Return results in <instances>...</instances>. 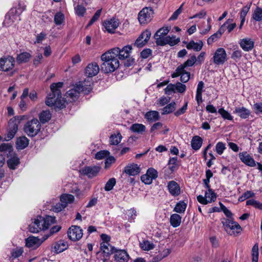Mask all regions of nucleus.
Wrapping results in <instances>:
<instances>
[{"mask_svg":"<svg viewBox=\"0 0 262 262\" xmlns=\"http://www.w3.org/2000/svg\"><path fill=\"white\" fill-rule=\"evenodd\" d=\"M168 168L171 172L176 170L178 167V159L177 157L170 158L168 162Z\"/></svg>","mask_w":262,"mask_h":262,"instance_id":"obj_41","label":"nucleus"},{"mask_svg":"<svg viewBox=\"0 0 262 262\" xmlns=\"http://www.w3.org/2000/svg\"><path fill=\"white\" fill-rule=\"evenodd\" d=\"M29 144V140L25 136L20 137L17 139L16 145L18 149H23Z\"/></svg>","mask_w":262,"mask_h":262,"instance_id":"obj_28","label":"nucleus"},{"mask_svg":"<svg viewBox=\"0 0 262 262\" xmlns=\"http://www.w3.org/2000/svg\"><path fill=\"white\" fill-rule=\"evenodd\" d=\"M253 18L256 21H260L262 20V9L257 7L253 14Z\"/></svg>","mask_w":262,"mask_h":262,"instance_id":"obj_46","label":"nucleus"},{"mask_svg":"<svg viewBox=\"0 0 262 262\" xmlns=\"http://www.w3.org/2000/svg\"><path fill=\"white\" fill-rule=\"evenodd\" d=\"M234 113L236 114L242 119H247L250 115V111L244 107H236L234 111Z\"/></svg>","mask_w":262,"mask_h":262,"instance_id":"obj_26","label":"nucleus"},{"mask_svg":"<svg viewBox=\"0 0 262 262\" xmlns=\"http://www.w3.org/2000/svg\"><path fill=\"white\" fill-rule=\"evenodd\" d=\"M153 16V11L150 8H143L138 14V20L140 24H146L149 22Z\"/></svg>","mask_w":262,"mask_h":262,"instance_id":"obj_8","label":"nucleus"},{"mask_svg":"<svg viewBox=\"0 0 262 262\" xmlns=\"http://www.w3.org/2000/svg\"><path fill=\"white\" fill-rule=\"evenodd\" d=\"M195 62H196V58L195 55H192L190 58L188 59L183 64H181L180 66L184 70L187 67L192 66Z\"/></svg>","mask_w":262,"mask_h":262,"instance_id":"obj_43","label":"nucleus"},{"mask_svg":"<svg viewBox=\"0 0 262 262\" xmlns=\"http://www.w3.org/2000/svg\"><path fill=\"white\" fill-rule=\"evenodd\" d=\"M121 138L122 136L120 133H118L117 135H112L110 137L111 144L112 145L118 144L121 142Z\"/></svg>","mask_w":262,"mask_h":262,"instance_id":"obj_45","label":"nucleus"},{"mask_svg":"<svg viewBox=\"0 0 262 262\" xmlns=\"http://www.w3.org/2000/svg\"><path fill=\"white\" fill-rule=\"evenodd\" d=\"M39 216L29 225V231L32 233H37L42 230V225L41 224Z\"/></svg>","mask_w":262,"mask_h":262,"instance_id":"obj_24","label":"nucleus"},{"mask_svg":"<svg viewBox=\"0 0 262 262\" xmlns=\"http://www.w3.org/2000/svg\"><path fill=\"white\" fill-rule=\"evenodd\" d=\"M101 70L104 73L114 72L119 67L118 58H115L111 50L102 54Z\"/></svg>","mask_w":262,"mask_h":262,"instance_id":"obj_3","label":"nucleus"},{"mask_svg":"<svg viewBox=\"0 0 262 262\" xmlns=\"http://www.w3.org/2000/svg\"><path fill=\"white\" fill-rule=\"evenodd\" d=\"M100 170L98 166H86L81 169L82 173L87 176L89 178H93L96 176Z\"/></svg>","mask_w":262,"mask_h":262,"instance_id":"obj_20","label":"nucleus"},{"mask_svg":"<svg viewBox=\"0 0 262 262\" xmlns=\"http://www.w3.org/2000/svg\"><path fill=\"white\" fill-rule=\"evenodd\" d=\"M202 142V138L199 136H195L191 141V147L194 150H197L201 147Z\"/></svg>","mask_w":262,"mask_h":262,"instance_id":"obj_32","label":"nucleus"},{"mask_svg":"<svg viewBox=\"0 0 262 262\" xmlns=\"http://www.w3.org/2000/svg\"><path fill=\"white\" fill-rule=\"evenodd\" d=\"M225 149V144L222 142H218L215 146L216 152L220 155L223 153Z\"/></svg>","mask_w":262,"mask_h":262,"instance_id":"obj_50","label":"nucleus"},{"mask_svg":"<svg viewBox=\"0 0 262 262\" xmlns=\"http://www.w3.org/2000/svg\"><path fill=\"white\" fill-rule=\"evenodd\" d=\"M48 237V236H47L46 237H43L41 239L33 236H29L26 239V245L28 248L35 249L47 239Z\"/></svg>","mask_w":262,"mask_h":262,"instance_id":"obj_10","label":"nucleus"},{"mask_svg":"<svg viewBox=\"0 0 262 262\" xmlns=\"http://www.w3.org/2000/svg\"><path fill=\"white\" fill-rule=\"evenodd\" d=\"M167 187L169 193L173 196H178L180 194L181 189L179 184L174 181H169Z\"/></svg>","mask_w":262,"mask_h":262,"instance_id":"obj_22","label":"nucleus"},{"mask_svg":"<svg viewBox=\"0 0 262 262\" xmlns=\"http://www.w3.org/2000/svg\"><path fill=\"white\" fill-rule=\"evenodd\" d=\"M109 154L110 152L107 150H101L95 154V158L97 160H101L106 157Z\"/></svg>","mask_w":262,"mask_h":262,"instance_id":"obj_51","label":"nucleus"},{"mask_svg":"<svg viewBox=\"0 0 262 262\" xmlns=\"http://www.w3.org/2000/svg\"><path fill=\"white\" fill-rule=\"evenodd\" d=\"M205 196L206 199H208L210 203L214 202L216 199V195L214 192L210 188L208 189V191H206Z\"/></svg>","mask_w":262,"mask_h":262,"instance_id":"obj_47","label":"nucleus"},{"mask_svg":"<svg viewBox=\"0 0 262 262\" xmlns=\"http://www.w3.org/2000/svg\"><path fill=\"white\" fill-rule=\"evenodd\" d=\"M14 62V58L11 56L1 58L0 59V70L4 71H8L13 68Z\"/></svg>","mask_w":262,"mask_h":262,"instance_id":"obj_14","label":"nucleus"},{"mask_svg":"<svg viewBox=\"0 0 262 262\" xmlns=\"http://www.w3.org/2000/svg\"><path fill=\"white\" fill-rule=\"evenodd\" d=\"M12 146L8 143H3L0 145V152H3L4 154H10L12 152Z\"/></svg>","mask_w":262,"mask_h":262,"instance_id":"obj_44","label":"nucleus"},{"mask_svg":"<svg viewBox=\"0 0 262 262\" xmlns=\"http://www.w3.org/2000/svg\"><path fill=\"white\" fill-rule=\"evenodd\" d=\"M141 180L145 184H150L152 182L153 179L146 173L141 177Z\"/></svg>","mask_w":262,"mask_h":262,"instance_id":"obj_57","label":"nucleus"},{"mask_svg":"<svg viewBox=\"0 0 262 262\" xmlns=\"http://www.w3.org/2000/svg\"><path fill=\"white\" fill-rule=\"evenodd\" d=\"M115 259L117 262H127L129 255L125 250H118L115 251Z\"/></svg>","mask_w":262,"mask_h":262,"instance_id":"obj_21","label":"nucleus"},{"mask_svg":"<svg viewBox=\"0 0 262 262\" xmlns=\"http://www.w3.org/2000/svg\"><path fill=\"white\" fill-rule=\"evenodd\" d=\"M218 112L224 119H227L228 120H233L232 116L223 108H220Z\"/></svg>","mask_w":262,"mask_h":262,"instance_id":"obj_48","label":"nucleus"},{"mask_svg":"<svg viewBox=\"0 0 262 262\" xmlns=\"http://www.w3.org/2000/svg\"><path fill=\"white\" fill-rule=\"evenodd\" d=\"M67 248V245L66 242L63 241H59L55 244L54 249L57 253L63 251Z\"/></svg>","mask_w":262,"mask_h":262,"instance_id":"obj_35","label":"nucleus"},{"mask_svg":"<svg viewBox=\"0 0 262 262\" xmlns=\"http://www.w3.org/2000/svg\"><path fill=\"white\" fill-rule=\"evenodd\" d=\"M82 235V230L77 226H72L68 231V236L73 241L79 240Z\"/></svg>","mask_w":262,"mask_h":262,"instance_id":"obj_9","label":"nucleus"},{"mask_svg":"<svg viewBox=\"0 0 262 262\" xmlns=\"http://www.w3.org/2000/svg\"><path fill=\"white\" fill-rule=\"evenodd\" d=\"M31 57V55L28 52H23L17 55L16 57V61L18 63H25L29 61Z\"/></svg>","mask_w":262,"mask_h":262,"instance_id":"obj_30","label":"nucleus"},{"mask_svg":"<svg viewBox=\"0 0 262 262\" xmlns=\"http://www.w3.org/2000/svg\"><path fill=\"white\" fill-rule=\"evenodd\" d=\"M176 85V91L183 93L186 91V85L184 84L181 83V82H178L175 84Z\"/></svg>","mask_w":262,"mask_h":262,"instance_id":"obj_55","label":"nucleus"},{"mask_svg":"<svg viewBox=\"0 0 262 262\" xmlns=\"http://www.w3.org/2000/svg\"><path fill=\"white\" fill-rule=\"evenodd\" d=\"M51 117V114L49 111H43L39 115V120L42 123L47 122Z\"/></svg>","mask_w":262,"mask_h":262,"instance_id":"obj_37","label":"nucleus"},{"mask_svg":"<svg viewBox=\"0 0 262 262\" xmlns=\"http://www.w3.org/2000/svg\"><path fill=\"white\" fill-rule=\"evenodd\" d=\"M132 50V47L127 45L124 47L121 50L119 48H115L111 50V52L115 57L120 60H123L129 58L130 53Z\"/></svg>","mask_w":262,"mask_h":262,"instance_id":"obj_7","label":"nucleus"},{"mask_svg":"<svg viewBox=\"0 0 262 262\" xmlns=\"http://www.w3.org/2000/svg\"><path fill=\"white\" fill-rule=\"evenodd\" d=\"M152 53V50L150 49H144L140 53L141 57L142 58H148L150 55H151Z\"/></svg>","mask_w":262,"mask_h":262,"instance_id":"obj_63","label":"nucleus"},{"mask_svg":"<svg viewBox=\"0 0 262 262\" xmlns=\"http://www.w3.org/2000/svg\"><path fill=\"white\" fill-rule=\"evenodd\" d=\"M116 179L114 178L109 179V180L106 182L104 189L105 191H110L111 190L115 185L116 184Z\"/></svg>","mask_w":262,"mask_h":262,"instance_id":"obj_49","label":"nucleus"},{"mask_svg":"<svg viewBox=\"0 0 262 262\" xmlns=\"http://www.w3.org/2000/svg\"><path fill=\"white\" fill-rule=\"evenodd\" d=\"M181 78L180 80L181 82L183 83L187 82L190 79V74L189 72L185 71H183L182 74L180 75Z\"/></svg>","mask_w":262,"mask_h":262,"instance_id":"obj_52","label":"nucleus"},{"mask_svg":"<svg viewBox=\"0 0 262 262\" xmlns=\"http://www.w3.org/2000/svg\"><path fill=\"white\" fill-rule=\"evenodd\" d=\"M100 70L99 66L96 62H92L89 64L85 68V74L89 78L87 79H91L92 77L96 75ZM92 81V80H91Z\"/></svg>","mask_w":262,"mask_h":262,"instance_id":"obj_17","label":"nucleus"},{"mask_svg":"<svg viewBox=\"0 0 262 262\" xmlns=\"http://www.w3.org/2000/svg\"><path fill=\"white\" fill-rule=\"evenodd\" d=\"M19 163V160L16 157H13L7 161L8 167L11 169H15Z\"/></svg>","mask_w":262,"mask_h":262,"instance_id":"obj_40","label":"nucleus"},{"mask_svg":"<svg viewBox=\"0 0 262 262\" xmlns=\"http://www.w3.org/2000/svg\"><path fill=\"white\" fill-rule=\"evenodd\" d=\"M119 24L120 21L118 19L113 17L106 20L103 23V26L108 33H114L115 29L119 26Z\"/></svg>","mask_w":262,"mask_h":262,"instance_id":"obj_13","label":"nucleus"},{"mask_svg":"<svg viewBox=\"0 0 262 262\" xmlns=\"http://www.w3.org/2000/svg\"><path fill=\"white\" fill-rule=\"evenodd\" d=\"M222 223L225 230L230 235L238 233L242 230L241 227L237 222H234L229 219L226 220Z\"/></svg>","mask_w":262,"mask_h":262,"instance_id":"obj_6","label":"nucleus"},{"mask_svg":"<svg viewBox=\"0 0 262 262\" xmlns=\"http://www.w3.org/2000/svg\"><path fill=\"white\" fill-rule=\"evenodd\" d=\"M93 82L91 79H85L83 81H79L75 84L74 88L66 93V98L70 102L75 101L78 97L80 93L88 94L92 90Z\"/></svg>","mask_w":262,"mask_h":262,"instance_id":"obj_2","label":"nucleus"},{"mask_svg":"<svg viewBox=\"0 0 262 262\" xmlns=\"http://www.w3.org/2000/svg\"><path fill=\"white\" fill-rule=\"evenodd\" d=\"M64 20V15L60 12H57L54 16V21L56 25H61Z\"/></svg>","mask_w":262,"mask_h":262,"instance_id":"obj_42","label":"nucleus"},{"mask_svg":"<svg viewBox=\"0 0 262 262\" xmlns=\"http://www.w3.org/2000/svg\"><path fill=\"white\" fill-rule=\"evenodd\" d=\"M176 103L174 102H172L166 106L164 107L162 109V115L168 114L173 112L176 109Z\"/></svg>","mask_w":262,"mask_h":262,"instance_id":"obj_38","label":"nucleus"},{"mask_svg":"<svg viewBox=\"0 0 262 262\" xmlns=\"http://www.w3.org/2000/svg\"><path fill=\"white\" fill-rule=\"evenodd\" d=\"M124 172L130 176H136L140 172V168L137 164H130L126 166L124 170Z\"/></svg>","mask_w":262,"mask_h":262,"instance_id":"obj_23","label":"nucleus"},{"mask_svg":"<svg viewBox=\"0 0 262 262\" xmlns=\"http://www.w3.org/2000/svg\"><path fill=\"white\" fill-rule=\"evenodd\" d=\"M176 85L173 84H168L165 89V92L166 94L170 95L171 93L176 92Z\"/></svg>","mask_w":262,"mask_h":262,"instance_id":"obj_61","label":"nucleus"},{"mask_svg":"<svg viewBox=\"0 0 262 262\" xmlns=\"http://www.w3.org/2000/svg\"><path fill=\"white\" fill-rule=\"evenodd\" d=\"M253 109L255 111V114H257L262 113V103H256L254 104Z\"/></svg>","mask_w":262,"mask_h":262,"instance_id":"obj_64","label":"nucleus"},{"mask_svg":"<svg viewBox=\"0 0 262 262\" xmlns=\"http://www.w3.org/2000/svg\"><path fill=\"white\" fill-rule=\"evenodd\" d=\"M101 13V9H99V10H97V11L95 12V13L94 14L93 17L90 20L88 26H89L92 25L95 21L97 20L100 16Z\"/></svg>","mask_w":262,"mask_h":262,"instance_id":"obj_53","label":"nucleus"},{"mask_svg":"<svg viewBox=\"0 0 262 262\" xmlns=\"http://www.w3.org/2000/svg\"><path fill=\"white\" fill-rule=\"evenodd\" d=\"M184 4H182L181 6L179 7V9H178L176 11L174 12V13L172 14V15L170 17V20H175L176 19L178 16L182 12V7Z\"/></svg>","mask_w":262,"mask_h":262,"instance_id":"obj_59","label":"nucleus"},{"mask_svg":"<svg viewBox=\"0 0 262 262\" xmlns=\"http://www.w3.org/2000/svg\"><path fill=\"white\" fill-rule=\"evenodd\" d=\"M101 251H102L104 257H108L113 253L115 252L117 250L115 247L112 246L108 243L102 242L100 244Z\"/></svg>","mask_w":262,"mask_h":262,"instance_id":"obj_19","label":"nucleus"},{"mask_svg":"<svg viewBox=\"0 0 262 262\" xmlns=\"http://www.w3.org/2000/svg\"><path fill=\"white\" fill-rule=\"evenodd\" d=\"M227 60V54L224 49L218 48L213 56V61L216 64H223Z\"/></svg>","mask_w":262,"mask_h":262,"instance_id":"obj_12","label":"nucleus"},{"mask_svg":"<svg viewBox=\"0 0 262 262\" xmlns=\"http://www.w3.org/2000/svg\"><path fill=\"white\" fill-rule=\"evenodd\" d=\"M63 82L53 83L50 85L51 93L49 95L46 101V104L49 106H54L56 108H63L65 101L62 98L60 89L62 88Z\"/></svg>","mask_w":262,"mask_h":262,"instance_id":"obj_1","label":"nucleus"},{"mask_svg":"<svg viewBox=\"0 0 262 262\" xmlns=\"http://www.w3.org/2000/svg\"><path fill=\"white\" fill-rule=\"evenodd\" d=\"M74 200V197L72 194H65L60 197V201L63 208H64L69 203H72Z\"/></svg>","mask_w":262,"mask_h":262,"instance_id":"obj_29","label":"nucleus"},{"mask_svg":"<svg viewBox=\"0 0 262 262\" xmlns=\"http://www.w3.org/2000/svg\"><path fill=\"white\" fill-rule=\"evenodd\" d=\"M239 44L244 51L249 52L253 49L254 41L251 38H245L240 40Z\"/></svg>","mask_w":262,"mask_h":262,"instance_id":"obj_18","label":"nucleus"},{"mask_svg":"<svg viewBox=\"0 0 262 262\" xmlns=\"http://www.w3.org/2000/svg\"><path fill=\"white\" fill-rule=\"evenodd\" d=\"M39 217L41 224L42 225V230L48 229L52 224L54 223L56 221L55 217L51 216H47L46 217L39 216Z\"/></svg>","mask_w":262,"mask_h":262,"instance_id":"obj_25","label":"nucleus"},{"mask_svg":"<svg viewBox=\"0 0 262 262\" xmlns=\"http://www.w3.org/2000/svg\"><path fill=\"white\" fill-rule=\"evenodd\" d=\"M169 31L168 27H163L159 29L154 35L156 44L158 46H164L168 44L171 46H174L180 42V39H176L175 37L166 36Z\"/></svg>","mask_w":262,"mask_h":262,"instance_id":"obj_4","label":"nucleus"},{"mask_svg":"<svg viewBox=\"0 0 262 262\" xmlns=\"http://www.w3.org/2000/svg\"><path fill=\"white\" fill-rule=\"evenodd\" d=\"M181 216L178 214H173L170 216V223L173 227H177L179 226L181 223Z\"/></svg>","mask_w":262,"mask_h":262,"instance_id":"obj_33","label":"nucleus"},{"mask_svg":"<svg viewBox=\"0 0 262 262\" xmlns=\"http://www.w3.org/2000/svg\"><path fill=\"white\" fill-rule=\"evenodd\" d=\"M150 36V32L148 30H145L136 39L134 43L135 46L138 48L142 47L147 42Z\"/></svg>","mask_w":262,"mask_h":262,"instance_id":"obj_15","label":"nucleus"},{"mask_svg":"<svg viewBox=\"0 0 262 262\" xmlns=\"http://www.w3.org/2000/svg\"><path fill=\"white\" fill-rule=\"evenodd\" d=\"M140 247L143 250L149 251L155 248V245L148 240H143L140 243Z\"/></svg>","mask_w":262,"mask_h":262,"instance_id":"obj_36","label":"nucleus"},{"mask_svg":"<svg viewBox=\"0 0 262 262\" xmlns=\"http://www.w3.org/2000/svg\"><path fill=\"white\" fill-rule=\"evenodd\" d=\"M188 102H185L184 105L179 110L174 112V114L176 116L178 117L181 115L184 114L187 109Z\"/></svg>","mask_w":262,"mask_h":262,"instance_id":"obj_56","label":"nucleus"},{"mask_svg":"<svg viewBox=\"0 0 262 262\" xmlns=\"http://www.w3.org/2000/svg\"><path fill=\"white\" fill-rule=\"evenodd\" d=\"M221 210L224 212L227 217L230 219L232 216L231 212L228 210L222 203L220 202Z\"/></svg>","mask_w":262,"mask_h":262,"instance_id":"obj_60","label":"nucleus"},{"mask_svg":"<svg viewBox=\"0 0 262 262\" xmlns=\"http://www.w3.org/2000/svg\"><path fill=\"white\" fill-rule=\"evenodd\" d=\"M203 46L202 41L200 40L198 42H195L191 40L187 45L186 48L188 50L193 49L194 51L198 52L201 50Z\"/></svg>","mask_w":262,"mask_h":262,"instance_id":"obj_27","label":"nucleus"},{"mask_svg":"<svg viewBox=\"0 0 262 262\" xmlns=\"http://www.w3.org/2000/svg\"><path fill=\"white\" fill-rule=\"evenodd\" d=\"M23 252L24 250L23 248H17L12 251L11 253L12 256L14 258H17L22 255Z\"/></svg>","mask_w":262,"mask_h":262,"instance_id":"obj_54","label":"nucleus"},{"mask_svg":"<svg viewBox=\"0 0 262 262\" xmlns=\"http://www.w3.org/2000/svg\"><path fill=\"white\" fill-rule=\"evenodd\" d=\"M219 34L216 32L212 35L210 37H209L207 39V43L208 45L212 44L213 42L217 40L221 36L219 35Z\"/></svg>","mask_w":262,"mask_h":262,"instance_id":"obj_62","label":"nucleus"},{"mask_svg":"<svg viewBox=\"0 0 262 262\" xmlns=\"http://www.w3.org/2000/svg\"><path fill=\"white\" fill-rule=\"evenodd\" d=\"M145 118L149 121H155L159 119V113L157 111H149L146 113Z\"/></svg>","mask_w":262,"mask_h":262,"instance_id":"obj_34","label":"nucleus"},{"mask_svg":"<svg viewBox=\"0 0 262 262\" xmlns=\"http://www.w3.org/2000/svg\"><path fill=\"white\" fill-rule=\"evenodd\" d=\"M239 158L241 161L246 165L250 167H254L256 165V162L253 158L246 151L239 153Z\"/></svg>","mask_w":262,"mask_h":262,"instance_id":"obj_16","label":"nucleus"},{"mask_svg":"<svg viewBox=\"0 0 262 262\" xmlns=\"http://www.w3.org/2000/svg\"><path fill=\"white\" fill-rule=\"evenodd\" d=\"M146 173L153 180L156 179L158 177V172L157 171L153 168H149L147 171Z\"/></svg>","mask_w":262,"mask_h":262,"instance_id":"obj_58","label":"nucleus"},{"mask_svg":"<svg viewBox=\"0 0 262 262\" xmlns=\"http://www.w3.org/2000/svg\"><path fill=\"white\" fill-rule=\"evenodd\" d=\"M19 121L16 119H11L9 122V130L7 136L5 137V140L10 141L14 138L18 130V123Z\"/></svg>","mask_w":262,"mask_h":262,"instance_id":"obj_11","label":"nucleus"},{"mask_svg":"<svg viewBox=\"0 0 262 262\" xmlns=\"http://www.w3.org/2000/svg\"><path fill=\"white\" fill-rule=\"evenodd\" d=\"M40 128V123L37 119L28 121L24 126L25 132L30 137H34L37 135Z\"/></svg>","mask_w":262,"mask_h":262,"instance_id":"obj_5","label":"nucleus"},{"mask_svg":"<svg viewBox=\"0 0 262 262\" xmlns=\"http://www.w3.org/2000/svg\"><path fill=\"white\" fill-rule=\"evenodd\" d=\"M186 206L187 204L184 201H180L176 205L173 211L179 213H184Z\"/></svg>","mask_w":262,"mask_h":262,"instance_id":"obj_39","label":"nucleus"},{"mask_svg":"<svg viewBox=\"0 0 262 262\" xmlns=\"http://www.w3.org/2000/svg\"><path fill=\"white\" fill-rule=\"evenodd\" d=\"M145 126L142 124L135 123L132 125L130 129L132 132L142 134L145 131Z\"/></svg>","mask_w":262,"mask_h":262,"instance_id":"obj_31","label":"nucleus"}]
</instances>
